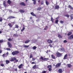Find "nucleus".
<instances>
[{
  "mask_svg": "<svg viewBox=\"0 0 73 73\" xmlns=\"http://www.w3.org/2000/svg\"><path fill=\"white\" fill-rule=\"evenodd\" d=\"M18 53H19V51L17 50H16L12 52V54L13 55V56H15V55H16Z\"/></svg>",
  "mask_w": 73,
  "mask_h": 73,
  "instance_id": "nucleus-1",
  "label": "nucleus"
},
{
  "mask_svg": "<svg viewBox=\"0 0 73 73\" xmlns=\"http://www.w3.org/2000/svg\"><path fill=\"white\" fill-rule=\"evenodd\" d=\"M56 56L57 57H61V56H62V54L58 52H57L56 53Z\"/></svg>",
  "mask_w": 73,
  "mask_h": 73,
  "instance_id": "nucleus-2",
  "label": "nucleus"
},
{
  "mask_svg": "<svg viewBox=\"0 0 73 73\" xmlns=\"http://www.w3.org/2000/svg\"><path fill=\"white\" fill-rule=\"evenodd\" d=\"M40 59L42 60H43L44 61H47V60H49V58H45L44 59V58L42 56L40 57Z\"/></svg>",
  "mask_w": 73,
  "mask_h": 73,
  "instance_id": "nucleus-3",
  "label": "nucleus"
},
{
  "mask_svg": "<svg viewBox=\"0 0 73 73\" xmlns=\"http://www.w3.org/2000/svg\"><path fill=\"white\" fill-rule=\"evenodd\" d=\"M61 63H57L55 66L56 67L59 68V67H60V66H61Z\"/></svg>",
  "mask_w": 73,
  "mask_h": 73,
  "instance_id": "nucleus-4",
  "label": "nucleus"
},
{
  "mask_svg": "<svg viewBox=\"0 0 73 73\" xmlns=\"http://www.w3.org/2000/svg\"><path fill=\"white\" fill-rule=\"evenodd\" d=\"M73 39V35H71L70 36H69L68 37V39L69 40H72V39Z\"/></svg>",
  "mask_w": 73,
  "mask_h": 73,
  "instance_id": "nucleus-5",
  "label": "nucleus"
},
{
  "mask_svg": "<svg viewBox=\"0 0 73 73\" xmlns=\"http://www.w3.org/2000/svg\"><path fill=\"white\" fill-rule=\"evenodd\" d=\"M8 47H9V48H12V44H11L10 42H8Z\"/></svg>",
  "mask_w": 73,
  "mask_h": 73,
  "instance_id": "nucleus-6",
  "label": "nucleus"
},
{
  "mask_svg": "<svg viewBox=\"0 0 73 73\" xmlns=\"http://www.w3.org/2000/svg\"><path fill=\"white\" fill-rule=\"evenodd\" d=\"M16 60V58L15 57L12 58L10 60V61L11 62H13V61H14L15 60Z\"/></svg>",
  "mask_w": 73,
  "mask_h": 73,
  "instance_id": "nucleus-7",
  "label": "nucleus"
},
{
  "mask_svg": "<svg viewBox=\"0 0 73 73\" xmlns=\"http://www.w3.org/2000/svg\"><path fill=\"white\" fill-rule=\"evenodd\" d=\"M20 5H22L23 6H26L25 3H24V2H22L20 3Z\"/></svg>",
  "mask_w": 73,
  "mask_h": 73,
  "instance_id": "nucleus-8",
  "label": "nucleus"
},
{
  "mask_svg": "<svg viewBox=\"0 0 73 73\" xmlns=\"http://www.w3.org/2000/svg\"><path fill=\"white\" fill-rule=\"evenodd\" d=\"M64 60H66L68 59V55L67 54H65L63 58Z\"/></svg>",
  "mask_w": 73,
  "mask_h": 73,
  "instance_id": "nucleus-9",
  "label": "nucleus"
},
{
  "mask_svg": "<svg viewBox=\"0 0 73 73\" xmlns=\"http://www.w3.org/2000/svg\"><path fill=\"white\" fill-rule=\"evenodd\" d=\"M47 42H48V43H50V44L51 43H53V41L50 39H48L47 40Z\"/></svg>",
  "mask_w": 73,
  "mask_h": 73,
  "instance_id": "nucleus-10",
  "label": "nucleus"
},
{
  "mask_svg": "<svg viewBox=\"0 0 73 73\" xmlns=\"http://www.w3.org/2000/svg\"><path fill=\"white\" fill-rule=\"evenodd\" d=\"M15 17L12 16H9L8 18V19H15Z\"/></svg>",
  "mask_w": 73,
  "mask_h": 73,
  "instance_id": "nucleus-11",
  "label": "nucleus"
},
{
  "mask_svg": "<svg viewBox=\"0 0 73 73\" xmlns=\"http://www.w3.org/2000/svg\"><path fill=\"white\" fill-rule=\"evenodd\" d=\"M55 9H58L60 7H59V5H57L55 6Z\"/></svg>",
  "mask_w": 73,
  "mask_h": 73,
  "instance_id": "nucleus-12",
  "label": "nucleus"
},
{
  "mask_svg": "<svg viewBox=\"0 0 73 73\" xmlns=\"http://www.w3.org/2000/svg\"><path fill=\"white\" fill-rule=\"evenodd\" d=\"M5 1H4L3 2V5L4 7H7V5L6 3H5Z\"/></svg>",
  "mask_w": 73,
  "mask_h": 73,
  "instance_id": "nucleus-13",
  "label": "nucleus"
},
{
  "mask_svg": "<svg viewBox=\"0 0 73 73\" xmlns=\"http://www.w3.org/2000/svg\"><path fill=\"white\" fill-rule=\"evenodd\" d=\"M72 34V32H69L67 34V35L68 36H70Z\"/></svg>",
  "mask_w": 73,
  "mask_h": 73,
  "instance_id": "nucleus-14",
  "label": "nucleus"
},
{
  "mask_svg": "<svg viewBox=\"0 0 73 73\" xmlns=\"http://www.w3.org/2000/svg\"><path fill=\"white\" fill-rule=\"evenodd\" d=\"M23 65V64H21L20 65H19L18 66V68L19 69H21V68H22V66Z\"/></svg>",
  "mask_w": 73,
  "mask_h": 73,
  "instance_id": "nucleus-15",
  "label": "nucleus"
},
{
  "mask_svg": "<svg viewBox=\"0 0 73 73\" xmlns=\"http://www.w3.org/2000/svg\"><path fill=\"white\" fill-rule=\"evenodd\" d=\"M23 29H22L21 30V32H23V31H24V30H25V26L24 25H23Z\"/></svg>",
  "mask_w": 73,
  "mask_h": 73,
  "instance_id": "nucleus-16",
  "label": "nucleus"
},
{
  "mask_svg": "<svg viewBox=\"0 0 73 73\" xmlns=\"http://www.w3.org/2000/svg\"><path fill=\"white\" fill-rule=\"evenodd\" d=\"M8 25L10 27V28H12V24L11 23H9L8 24Z\"/></svg>",
  "mask_w": 73,
  "mask_h": 73,
  "instance_id": "nucleus-17",
  "label": "nucleus"
},
{
  "mask_svg": "<svg viewBox=\"0 0 73 73\" xmlns=\"http://www.w3.org/2000/svg\"><path fill=\"white\" fill-rule=\"evenodd\" d=\"M71 20H73V14H71L70 16Z\"/></svg>",
  "mask_w": 73,
  "mask_h": 73,
  "instance_id": "nucleus-18",
  "label": "nucleus"
},
{
  "mask_svg": "<svg viewBox=\"0 0 73 73\" xmlns=\"http://www.w3.org/2000/svg\"><path fill=\"white\" fill-rule=\"evenodd\" d=\"M33 69H37V66L36 65H35L33 67Z\"/></svg>",
  "mask_w": 73,
  "mask_h": 73,
  "instance_id": "nucleus-19",
  "label": "nucleus"
},
{
  "mask_svg": "<svg viewBox=\"0 0 73 73\" xmlns=\"http://www.w3.org/2000/svg\"><path fill=\"white\" fill-rule=\"evenodd\" d=\"M64 16H65V17H68V18H69V15H68V14H67L66 15H64Z\"/></svg>",
  "mask_w": 73,
  "mask_h": 73,
  "instance_id": "nucleus-20",
  "label": "nucleus"
},
{
  "mask_svg": "<svg viewBox=\"0 0 73 73\" xmlns=\"http://www.w3.org/2000/svg\"><path fill=\"white\" fill-rule=\"evenodd\" d=\"M30 42V40H27L26 41H25V44H27V43H28V42Z\"/></svg>",
  "mask_w": 73,
  "mask_h": 73,
  "instance_id": "nucleus-21",
  "label": "nucleus"
},
{
  "mask_svg": "<svg viewBox=\"0 0 73 73\" xmlns=\"http://www.w3.org/2000/svg\"><path fill=\"white\" fill-rule=\"evenodd\" d=\"M68 7L70 9H72L73 10V7H72L70 5H69L68 6Z\"/></svg>",
  "mask_w": 73,
  "mask_h": 73,
  "instance_id": "nucleus-22",
  "label": "nucleus"
},
{
  "mask_svg": "<svg viewBox=\"0 0 73 73\" xmlns=\"http://www.w3.org/2000/svg\"><path fill=\"white\" fill-rule=\"evenodd\" d=\"M67 65L68 67L69 68H71V67L72 66V65L70 64H68Z\"/></svg>",
  "mask_w": 73,
  "mask_h": 73,
  "instance_id": "nucleus-23",
  "label": "nucleus"
},
{
  "mask_svg": "<svg viewBox=\"0 0 73 73\" xmlns=\"http://www.w3.org/2000/svg\"><path fill=\"white\" fill-rule=\"evenodd\" d=\"M58 71L60 73H62V70L61 69H59Z\"/></svg>",
  "mask_w": 73,
  "mask_h": 73,
  "instance_id": "nucleus-24",
  "label": "nucleus"
},
{
  "mask_svg": "<svg viewBox=\"0 0 73 73\" xmlns=\"http://www.w3.org/2000/svg\"><path fill=\"white\" fill-rule=\"evenodd\" d=\"M10 62L9 61H8V60H6V64H9Z\"/></svg>",
  "mask_w": 73,
  "mask_h": 73,
  "instance_id": "nucleus-25",
  "label": "nucleus"
},
{
  "mask_svg": "<svg viewBox=\"0 0 73 73\" xmlns=\"http://www.w3.org/2000/svg\"><path fill=\"white\" fill-rule=\"evenodd\" d=\"M20 12H22V13H24V12H25V11L23 10H20Z\"/></svg>",
  "mask_w": 73,
  "mask_h": 73,
  "instance_id": "nucleus-26",
  "label": "nucleus"
},
{
  "mask_svg": "<svg viewBox=\"0 0 73 73\" xmlns=\"http://www.w3.org/2000/svg\"><path fill=\"white\" fill-rule=\"evenodd\" d=\"M14 28H19V25H15Z\"/></svg>",
  "mask_w": 73,
  "mask_h": 73,
  "instance_id": "nucleus-27",
  "label": "nucleus"
},
{
  "mask_svg": "<svg viewBox=\"0 0 73 73\" xmlns=\"http://www.w3.org/2000/svg\"><path fill=\"white\" fill-rule=\"evenodd\" d=\"M7 3L9 4H11V1L10 0H8L7 1Z\"/></svg>",
  "mask_w": 73,
  "mask_h": 73,
  "instance_id": "nucleus-28",
  "label": "nucleus"
},
{
  "mask_svg": "<svg viewBox=\"0 0 73 73\" xmlns=\"http://www.w3.org/2000/svg\"><path fill=\"white\" fill-rule=\"evenodd\" d=\"M31 14L32 15H33V16H36V15H35L34 13H33V12L31 13Z\"/></svg>",
  "mask_w": 73,
  "mask_h": 73,
  "instance_id": "nucleus-29",
  "label": "nucleus"
},
{
  "mask_svg": "<svg viewBox=\"0 0 73 73\" xmlns=\"http://www.w3.org/2000/svg\"><path fill=\"white\" fill-rule=\"evenodd\" d=\"M58 37H59V38H62V36H61V35H60V34L58 35Z\"/></svg>",
  "mask_w": 73,
  "mask_h": 73,
  "instance_id": "nucleus-30",
  "label": "nucleus"
},
{
  "mask_svg": "<svg viewBox=\"0 0 73 73\" xmlns=\"http://www.w3.org/2000/svg\"><path fill=\"white\" fill-rule=\"evenodd\" d=\"M47 68H48V69H50L52 68V66L51 65L48 66L47 67Z\"/></svg>",
  "mask_w": 73,
  "mask_h": 73,
  "instance_id": "nucleus-31",
  "label": "nucleus"
},
{
  "mask_svg": "<svg viewBox=\"0 0 73 73\" xmlns=\"http://www.w3.org/2000/svg\"><path fill=\"white\" fill-rule=\"evenodd\" d=\"M46 4L47 5H48L49 4V2L48 1H46Z\"/></svg>",
  "mask_w": 73,
  "mask_h": 73,
  "instance_id": "nucleus-32",
  "label": "nucleus"
},
{
  "mask_svg": "<svg viewBox=\"0 0 73 73\" xmlns=\"http://www.w3.org/2000/svg\"><path fill=\"white\" fill-rule=\"evenodd\" d=\"M29 45H27V46L24 45L23 46V47L24 48H28V47H29Z\"/></svg>",
  "mask_w": 73,
  "mask_h": 73,
  "instance_id": "nucleus-33",
  "label": "nucleus"
},
{
  "mask_svg": "<svg viewBox=\"0 0 73 73\" xmlns=\"http://www.w3.org/2000/svg\"><path fill=\"white\" fill-rule=\"evenodd\" d=\"M44 1H42L40 2V4L41 5H43V4H44Z\"/></svg>",
  "mask_w": 73,
  "mask_h": 73,
  "instance_id": "nucleus-34",
  "label": "nucleus"
},
{
  "mask_svg": "<svg viewBox=\"0 0 73 73\" xmlns=\"http://www.w3.org/2000/svg\"><path fill=\"white\" fill-rule=\"evenodd\" d=\"M51 21L52 22V23H53V22L54 21V19H53V18L51 17Z\"/></svg>",
  "mask_w": 73,
  "mask_h": 73,
  "instance_id": "nucleus-35",
  "label": "nucleus"
},
{
  "mask_svg": "<svg viewBox=\"0 0 73 73\" xmlns=\"http://www.w3.org/2000/svg\"><path fill=\"white\" fill-rule=\"evenodd\" d=\"M51 57L53 59H55V56L53 55H51Z\"/></svg>",
  "mask_w": 73,
  "mask_h": 73,
  "instance_id": "nucleus-36",
  "label": "nucleus"
},
{
  "mask_svg": "<svg viewBox=\"0 0 73 73\" xmlns=\"http://www.w3.org/2000/svg\"><path fill=\"white\" fill-rule=\"evenodd\" d=\"M33 49H34V50H36V48H37V47L36 46H34L33 47Z\"/></svg>",
  "mask_w": 73,
  "mask_h": 73,
  "instance_id": "nucleus-37",
  "label": "nucleus"
},
{
  "mask_svg": "<svg viewBox=\"0 0 73 73\" xmlns=\"http://www.w3.org/2000/svg\"><path fill=\"white\" fill-rule=\"evenodd\" d=\"M58 19L56 20L55 21L56 24H58Z\"/></svg>",
  "mask_w": 73,
  "mask_h": 73,
  "instance_id": "nucleus-38",
  "label": "nucleus"
},
{
  "mask_svg": "<svg viewBox=\"0 0 73 73\" xmlns=\"http://www.w3.org/2000/svg\"><path fill=\"white\" fill-rule=\"evenodd\" d=\"M33 56H32V54H31L30 56V58H33Z\"/></svg>",
  "mask_w": 73,
  "mask_h": 73,
  "instance_id": "nucleus-39",
  "label": "nucleus"
},
{
  "mask_svg": "<svg viewBox=\"0 0 73 73\" xmlns=\"http://www.w3.org/2000/svg\"><path fill=\"white\" fill-rule=\"evenodd\" d=\"M3 21V18L2 17H0V22H2Z\"/></svg>",
  "mask_w": 73,
  "mask_h": 73,
  "instance_id": "nucleus-40",
  "label": "nucleus"
},
{
  "mask_svg": "<svg viewBox=\"0 0 73 73\" xmlns=\"http://www.w3.org/2000/svg\"><path fill=\"white\" fill-rule=\"evenodd\" d=\"M0 66H2V67H3V66H4V65L3 63H1L0 64Z\"/></svg>",
  "mask_w": 73,
  "mask_h": 73,
  "instance_id": "nucleus-41",
  "label": "nucleus"
},
{
  "mask_svg": "<svg viewBox=\"0 0 73 73\" xmlns=\"http://www.w3.org/2000/svg\"><path fill=\"white\" fill-rule=\"evenodd\" d=\"M8 40L9 41H12V40L10 38H9L8 39Z\"/></svg>",
  "mask_w": 73,
  "mask_h": 73,
  "instance_id": "nucleus-42",
  "label": "nucleus"
},
{
  "mask_svg": "<svg viewBox=\"0 0 73 73\" xmlns=\"http://www.w3.org/2000/svg\"><path fill=\"white\" fill-rule=\"evenodd\" d=\"M60 22L61 24H63V23H64V21H60Z\"/></svg>",
  "mask_w": 73,
  "mask_h": 73,
  "instance_id": "nucleus-43",
  "label": "nucleus"
},
{
  "mask_svg": "<svg viewBox=\"0 0 73 73\" xmlns=\"http://www.w3.org/2000/svg\"><path fill=\"white\" fill-rule=\"evenodd\" d=\"M41 9V7H38V11H40Z\"/></svg>",
  "mask_w": 73,
  "mask_h": 73,
  "instance_id": "nucleus-44",
  "label": "nucleus"
},
{
  "mask_svg": "<svg viewBox=\"0 0 73 73\" xmlns=\"http://www.w3.org/2000/svg\"><path fill=\"white\" fill-rule=\"evenodd\" d=\"M6 49V50H9V51H10V50H11V49L9 48H7Z\"/></svg>",
  "mask_w": 73,
  "mask_h": 73,
  "instance_id": "nucleus-45",
  "label": "nucleus"
},
{
  "mask_svg": "<svg viewBox=\"0 0 73 73\" xmlns=\"http://www.w3.org/2000/svg\"><path fill=\"white\" fill-rule=\"evenodd\" d=\"M4 41L3 40H0V43H1L3 42Z\"/></svg>",
  "mask_w": 73,
  "mask_h": 73,
  "instance_id": "nucleus-46",
  "label": "nucleus"
},
{
  "mask_svg": "<svg viewBox=\"0 0 73 73\" xmlns=\"http://www.w3.org/2000/svg\"><path fill=\"white\" fill-rule=\"evenodd\" d=\"M36 3V1H34L33 2V4H34V5H35Z\"/></svg>",
  "mask_w": 73,
  "mask_h": 73,
  "instance_id": "nucleus-47",
  "label": "nucleus"
},
{
  "mask_svg": "<svg viewBox=\"0 0 73 73\" xmlns=\"http://www.w3.org/2000/svg\"><path fill=\"white\" fill-rule=\"evenodd\" d=\"M64 43H66V42H68V41H66V40H65L64 41Z\"/></svg>",
  "mask_w": 73,
  "mask_h": 73,
  "instance_id": "nucleus-48",
  "label": "nucleus"
},
{
  "mask_svg": "<svg viewBox=\"0 0 73 73\" xmlns=\"http://www.w3.org/2000/svg\"><path fill=\"white\" fill-rule=\"evenodd\" d=\"M6 55V54H3L2 56L3 57H5V55Z\"/></svg>",
  "mask_w": 73,
  "mask_h": 73,
  "instance_id": "nucleus-49",
  "label": "nucleus"
},
{
  "mask_svg": "<svg viewBox=\"0 0 73 73\" xmlns=\"http://www.w3.org/2000/svg\"><path fill=\"white\" fill-rule=\"evenodd\" d=\"M60 50H62V51L64 50V48H60Z\"/></svg>",
  "mask_w": 73,
  "mask_h": 73,
  "instance_id": "nucleus-50",
  "label": "nucleus"
},
{
  "mask_svg": "<svg viewBox=\"0 0 73 73\" xmlns=\"http://www.w3.org/2000/svg\"><path fill=\"white\" fill-rule=\"evenodd\" d=\"M49 46H50V47H51V48H52V47L53 46H52V44H49Z\"/></svg>",
  "mask_w": 73,
  "mask_h": 73,
  "instance_id": "nucleus-51",
  "label": "nucleus"
},
{
  "mask_svg": "<svg viewBox=\"0 0 73 73\" xmlns=\"http://www.w3.org/2000/svg\"><path fill=\"white\" fill-rule=\"evenodd\" d=\"M16 62H18V60L16 59V58H15V60Z\"/></svg>",
  "mask_w": 73,
  "mask_h": 73,
  "instance_id": "nucleus-52",
  "label": "nucleus"
},
{
  "mask_svg": "<svg viewBox=\"0 0 73 73\" xmlns=\"http://www.w3.org/2000/svg\"><path fill=\"white\" fill-rule=\"evenodd\" d=\"M46 71H43L42 72V73H46Z\"/></svg>",
  "mask_w": 73,
  "mask_h": 73,
  "instance_id": "nucleus-53",
  "label": "nucleus"
},
{
  "mask_svg": "<svg viewBox=\"0 0 73 73\" xmlns=\"http://www.w3.org/2000/svg\"><path fill=\"white\" fill-rule=\"evenodd\" d=\"M52 69H51V68H49L48 69V70H49V71H52Z\"/></svg>",
  "mask_w": 73,
  "mask_h": 73,
  "instance_id": "nucleus-54",
  "label": "nucleus"
},
{
  "mask_svg": "<svg viewBox=\"0 0 73 73\" xmlns=\"http://www.w3.org/2000/svg\"><path fill=\"white\" fill-rule=\"evenodd\" d=\"M33 18L32 17H30V20H32V19H33Z\"/></svg>",
  "mask_w": 73,
  "mask_h": 73,
  "instance_id": "nucleus-55",
  "label": "nucleus"
},
{
  "mask_svg": "<svg viewBox=\"0 0 73 73\" xmlns=\"http://www.w3.org/2000/svg\"><path fill=\"white\" fill-rule=\"evenodd\" d=\"M13 37H16V34H14L13 35Z\"/></svg>",
  "mask_w": 73,
  "mask_h": 73,
  "instance_id": "nucleus-56",
  "label": "nucleus"
},
{
  "mask_svg": "<svg viewBox=\"0 0 73 73\" xmlns=\"http://www.w3.org/2000/svg\"><path fill=\"white\" fill-rule=\"evenodd\" d=\"M32 60V61H35V58H33Z\"/></svg>",
  "mask_w": 73,
  "mask_h": 73,
  "instance_id": "nucleus-57",
  "label": "nucleus"
},
{
  "mask_svg": "<svg viewBox=\"0 0 73 73\" xmlns=\"http://www.w3.org/2000/svg\"><path fill=\"white\" fill-rule=\"evenodd\" d=\"M9 54L8 52H7L6 53V55H8Z\"/></svg>",
  "mask_w": 73,
  "mask_h": 73,
  "instance_id": "nucleus-58",
  "label": "nucleus"
},
{
  "mask_svg": "<svg viewBox=\"0 0 73 73\" xmlns=\"http://www.w3.org/2000/svg\"><path fill=\"white\" fill-rule=\"evenodd\" d=\"M2 50H0V53H2Z\"/></svg>",
  "mask_w": 73,
  "mask_h": 73,
  "instance_id": "nucleus-59",
  "label": "nucleus"
},
{
  "mask_svg": "<svg viewBox=\"0 0 73 73\" xmlns=\"http://www.w3.org/2000/svg\"><path fill=\"white\" fill-rule=\"evenodd\" d=\"M31 64H35V63L34 62H32Z\"/></svg>",
  "mask_w": 73,
  "mask_h": 73,
  "instance_id": "nucleus-60",
  "label": "nucleus"
},
{
  "mask_svg": "<svg viewBox=\"0 0 73 73\" xmlns=\"http://www.w3.org/2000/svg\"><path fill=\"white\" fill-rule=\"evenodd\" d=\"M3 61H0V63H3Z\"/></svg>",
  "mask_w": 73,
  "mask_h": 73,
  "instance_id": "nucleus-61",
  "label": "nucleus"
},
{
  "mask_svg": "<svg viewBox=\"0 0 73 73\" xmlns=\"http://www.w3.org/2000/svg\"><path fill=\"white\" fill-rule=\"evenodd\" d=\"M15 71H17V69L16 68V69H15Z\"/></svg>",
  "mask_w": 73,
  "mask_h": 73,
  "instance_id": "nucleus-62",
  "label": "nucleus"
},
{
  "mask_svg": "<svg viewBox=\"0 0 73 73\" xmlns=\"http://www.w3.org/2000/svg\"><path fill=\"white\" fill-rule=\"evenodd\" d=\"M38 3H40V0H39L38 1Z\"/></svg>",
  "mask_w": 73,
  "mask_h": 73,
  "instance_id": "nucleus-63",
  "label": "nucleus"
},
{
  "mask_svg": "<svg viewBox=\"0 0 73 73\" xmlns=\"http://www.w3.org/2000/svg\"><path fill=\"white\" fill-rule=\"evenodd\" d=\"M46 53H47V54L48 53V51H47L46 52Z\"/></svg>",
  "mask_w": 73,
  "mask_h": 73,
  "instance_id": "nucleus-64",
  "label": "nucleus"
}]
</instances>
